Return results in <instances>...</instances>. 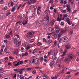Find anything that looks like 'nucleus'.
<instances>
[{"instance_id":"obj_24","label":"nucleus","mask_w":79,"mask_h":79,"mask_svg":"<svg viewBox=\"0 0 79 79\" xmlns=\"http://www.w3.org/2000/svg\"><path fill=\"white\" fill-rule=\"evenodd\" d=\"M19 65V61H18L17 64H15L14 65V66H18Z\"/></svg>"},{"instance_id":"obj_16","label":"nucleus","mask_w":79,"mask_h":79,"mask_svg":"<svg viewBox=\"0 0 79 79\" xmlns=\"http://www.w3.org/2000/svg\"><path fill=\"white\" fill-rule=\"evenodd\" d=\"M55 30L56 29H59V26L58 25H56L54 27Z\"/></svg>"},{"instance_id":"obj_14","label":"nucleus","mask_w":79,"mask_h":79,"mask_svg":"<svg viewBox=\"0 0 79 79\" xmlns=\"http://www.w3.org/2000/svg\"><path fill=\"white\" fill-rule=\"evenodd\" d=\"M52 42V39H50L49 40L48 42L47 43V45H49V44H50V43H51Z\"/></svg>"},{"instance_id":"obj_40","label":"nucleus","mask_w":79,"mask_h":79,"mask_svg":"<svg viewBox=\"0 0 79 79\" xmlns=\"http://www.w3.org/2000/svg\"><path fill=\"white\" fill-rule=\"evenodd\" d=\"M61 40L62 41V42H63V40H62V39H60V40H59V43L60 44H61Z\"/></svg>"},{"instance_id":"obj_13","label":"nucleus","mask_w":79,"mask_h":79,"mask_svg":"<svg viewBox=\"0 0 79 79\" xmlns=\"http://www.w3.org/2000/svg\"><path fill=\"white\" fill-rule=\"evenodd\" d=\"M28 19V18H27V19L26 20V21H25V23L22 22V24H23V26H24L25 24H27V21H28V20H27Z\"/></svg>"},{"instance_id":"obj_61","label":"nucleus","mask_w":79,"mask_h":79,"mask_svg":"<svg viewBox=\"0 0 79 79\" xmlns=\"http://www.w3.org/2000/svg\"><path fill=\"white\" fill-rule=\"evenodd\" d=\"M73 31H71L70 32V34H73Z\"/></svg>"},{"instance_id":"obj_25","label":"nucleus","mask_w":79,"mask_h":79,"mask_svg":"<svg viewBox=\"0 0 79 79\" xmlns=\"http://www.w3.org/2000/svg\"><path fill=\"white\" fill-rule=\"evenodd\" d=\"M14 54H16V55H18V50H16V51H14Z\"/></svg>"},{"instance_id":"obj_58","label":"nucleus","mask_w":79,"mask_h":79,"mask_svg":"<svg viewBox=\"0 0 79 79\" xmlns=\"http://www.w3.org/2000/svg\"><path fill=\"white\" fill-rule=\"evenodd\" d=\"M47 56L45 55L44 56V59H47Z\"/></svg>"},{"instance_id":"obj_37","label":"nucleus","mask_w":79,"mask_h":79,"mask_svg":"<svg viewBox=\"0 0 79 79\" xmlns=\"http://www.w3.org/2000/svg\"><path fill=\"white\" fill-rule=\"evenodd\" d=\"M10 5L12 6H13V5H14V3H13V2H10Z\"/></svg>"},{"instance_id":"obj_2","label":"nucleus","mask_w":79,"mask_h":79,"mask_svg":"<svg viewBox=\"0 0 79 79\" xmlns=\"http://www.w3.org/2000/svg\"><path fill=\"white\" fill-rule=\"evenodd\" d=\"M6 18L5 15L3 13L0 14V20H4Z\"/></svg>"},{"instance_id":"obj_39","label":"nucleus","mask_w":79,"mask_h":79,"mask_svg":"<svg viewBox=\"0 0 79 79\" xmlns=\"http://www.w3.org/2000/svg\"><path fill=\"white\" fill-rule=\"evenodd\" d=\"M52 59L53 60H56L57 59V57L56 56H54V57H53V56H52Z\"/></svg>"},{"instance_id":"obj_55","label":"nucleus","mask_w":79,"mask_h":79,"mask_svg":"<svg viewBox=\"0 0 79 79\" xmlns=\"http://www.w3.org/2000/svg\"><path fill=\"white\" fill-rule=\"evenodd\" d=\"M4 60H8V57H5L4 58Z\"/></svg>"},{"instance_id":"obj_7","label":"nucleus","mask_w":79,"mask_h":79,"mask_svg":"<svg viewBox=\"0 0 79 79\" xmlns=\"http://www.w3.org/2000/svg\"><path fill=\"white\" fill-rule=\"evenodd\" d=\"M42 13V12L41 10H37V14L38 15H41Z\"/></svg>"},{"instance_id":"obj_6","label":"nucleus","mask_w":79,"mask_h":79,"mask_svg":"<svg viewBox=\"0 0 79 79\" xmlns=\"http://www.w3.org/2000/svg\"><path fill=\"white\" fill-rule=\"evenodd\" d=\"M10 10H7V13L6 15V16H8L9 15H10L11 14V12H10Z\"/></svg>"},{"instance_id":"obj_50","label":"nucleus","mask_w":79,"mask_h":79,"mask_svg":"<svg viewBox=\"0 0 79 79\" xmlns=\"http://www.w3.org/2000/svg\"><path fill=\"white\" fill-rule=\"evenodd\" d=\"M40 59L41 60V61H43L44 60V58H43L42 57H41L40 58Z\"/></svg>"},{"instance_id":"obj_3","label":"nucleus","mask_w":79,"mask_h":79,"mask_svg":"<svg viewBox=\"0 0 79 79\" xmlns=\"http://www.w3.org/2000/svg\"><path fill=\"white\" fill-rule=\"evenodd\" d=\"M34 34H33L31 32H28L27 34V35H26V37H27V38H29V37H32V35H33Z\"/></svg>"},{"instance_id":"obj_63","label":"nucleus","mask_w":79,"mask_h":79,"mask_svg":"<svg viewBox=\"0 0 79 79\" xmlns=\"http://www.w3.org/2000/svg\"><path fill=\"white\" fill-rule=\"evenodd\" d=\"M50 10H53V7L52 6L50 7Z\"/></svg>"},{"instance_id":"obj_54","label":"nucleus","mask_w":79,"mask_h":79,"mask_svg":"<svg viewBox=\"0 0 79 79\" xmlns=\"http://www.w3.org/2000/svg\"><path fill=\"white\" fill-rule=\"evenodd\" d=\"M70 21V19H69V18H68L66 19V21L68 22V21Z\"/></svg>"},{"instance_id":"obj_45","label":"nucleus","mask_w":79,"mask_h":79,"mask_svg":"<svg viewBox=\"0 0 79 79\" xmlns=\"http://www.w3.org/2000/svg\"><path fill=\"white\" fill-rule=\"evenodd\" d=\"M56 44H57V43L56 42V41H54V47H55V46H56Z\"/></svg>"},{"instance_id":"obj_59","label":"nucleus","mask_w":79,"mask_h":79,"mask_svg":"<svg viewBox=\"0 0 79 79\" xmlns=\"http://www.w3.org/2000/svg\"><path fill=\"white\" fill-rule=\"evenodd\" d=\"M57 77H58V74H56L55 77V79H57Z\"/></svg>"},{"instance_id":"obj_43","label":"nucleus","mask_w":79,"mask_h":79,"mask_svg":"<svg viewBox=\"0 0 79 79\" xmlns=\"http://www.w3.org/2000/svg\"><path fill=\"white\" fill-rule=\"evenodd\" d=\"M4 71L2 69H0V73H4Z\"/></svg>"},{"instance_id":"obj_21","label":"nucleus","mask_w":79,"mask_h":79,"mask_svg":"<svg viewBox=\"0 0 79 79\" xmlns=\"http://www.w3.org/2000/svg\"><path fill=\"white\" fill-rule=\"evenodd\" d=\"M67 31H68V30H67V29L65 28L64 29H63V30H62L61 31V32L63 33L66 32H67Z\"/></svg>"},{"instance_id":"obj_1","label":"nucleus","mask_w":79,"mask_h":79,"mask_svg":"<svg viewBox=\"0 0 79 79\" xmlns=\"http://www.w3.org/2000/svg\"><path fill=\"white\" fill-rule=\"evenodd\" d=\"M50 20V17L48 16V15H47L46 17L44 18L42 20H40V22L42 23L43 21V23L44 25H47L49 23V21Z\"/></svg>"},{"instance_id":"obj_51","label":"nucleus","mask_w":79,"mask_h":79,"mask_svg":"<svg viewBox=\"0 0 79 79\" xmlns=\"http://www.w3.org/2000/svg\"><path fill=\"white\" fill-rule=\"evenodd\" d=\"M54 36L55 37H57V35H56V33H54Z\"/></svg>"},{"instance_id":"obj_12","label":"nucleus","mask_w":79,"mask_h":79,"mask_svg":"<svg viewBox=\"0 0 79 79\" xmlns=\"http://www.w3.org/2000/svg\"><path fill=\"white\" fill-rule=\"evenodd\" d=\"M69 61V58H66L64 60V62H68Z\"/></svg>"},{"instance_id":"obj_15","label":"nucleus","mask_w":79,"mask_h":79,"mask_svg":"<svg viewBox=\"0 0 79 79\" xmlns=\"http://www.w3.org/2000/svg\"><path fill=\"white\" fill-rule=\"evenodd\" d=\"M73 56L72 54H70L68 56L69 58H70L71 59H73Z\"/></svg>"},{"instance_id":"obj_22","label":"nucleus","mask_w":79,"mask_h":79,"mask_svg":"<svg viewBox=\"0 0 79 79\" xmlns=\"http://www.w3.org/2000/svg\"><path fill=\"white\" fill-rule=\"evenodd\" d=\"M65 27V29H67V31H68V30H69V26H66Z\"/></svg>"},{"instance_id":"obj_29","label":"nucleus","mask_w":79,"mask_h":79,"mask_svg":"<svg viewBox=\"0 0 79 79\" xmlns=\"http://www.w3.org/2000/svg\"><path fill=\"white\" fill-rule=\"evenodd\" d=\"M71 75H68L66 77V79H68L69 78V77H71Z\"/></svg>"},{"instance_id":"obj_38","label":"nucleus","mask_w":79,"mask_h":79,"mask_svg":"<svg viewBox=\"0 0 79 79\" xmlns=\"http://www.w3.org/2000/svg\"><path fill=\"white\" fill-rule=\"evenodd\" d=\"M24 55L25 56H27V55H28V53L27 52H25L24 54Z\"/></svg>"},{"instance_id":"obj_28","label":"nucleus","mask_w":79,"mask_h":79,"mask_svg":"<svg viewBox=\"0 0 79 79\" xmlns=\"http://www.w3.org/2000/svg\"><path fill=\"white\" fill-rule=\"evenodd\" d=\"M58 53V51H56L55 52H54V55H55V56H56V55H57V53Z\"/></svg>"},{"instance_id":"obj_5","label":"nucleus","mask_w":79,"mask_h":79,"mask_svg":"<svg viewBox=\"0 0 79 79\" xmlns=\"http://www.w3.org/2000/svg\"><path fill=\"white\" fill-rule=\"evenodd\" d=\"M15 44H16V46H18V47H19V46L21 45V43H20V42H19V40L17 41V42L15 43Z\"/></svg>"},{"instance_id":"obj_11","label":"nucleus","mask_w":79,"mask_h":79,"mask_svg":"<svg viewBox=\"0 0 79 79\" xmlns=\"http://www.w3.org/2000/svg\"><path fill=\"white\" fill-rule=\"evenodd\" d=\"M66 39H67V40H68L69 39L68 38H67V37L65 36L64 37H63L62 38V40H66Z\"/></svg>"},{"instance_id":"obj_8","label":"nucleus","mask_w":79,"mask_h":79,"mask_svg":"<svg viewBox=\"0 0 79 79\" xmlns=\"http://www.w3.org/2000/svg\"><path fill=\"white\" fill-rule=\"evenodd\" d=\"M4 46H5V45H2L1 46V52H3V48H4Z\"/></svg>"},{"instance_id":"obj_52","label":"nucleus","mask_w":79,"mask_h":79,"mask_svg":"<svg viewBox=\"0 0 79 79\" xmlns=\"http://www.w3.org/2000/svg\"><path fill=\"white\" fill-rule=\"evenodd\" d=\"M12 34H13V33L12 32V31H11L9 33V35H12Z\"/></svg>"},{"instance_id":"obj_49","label":"nucleus","mask_w":79,"mask_h":79,"mask_svg":"<svg viewBox=\"0 0 79 79\" xmlns=\"http://www.w3.org/2000/svg\"><path fill=\"white\" fill-rule=\"evenodd\" d=\"M4 43H7L8 42V40H5L4 41Z\"/></svg>"},{"instance_id":"obj_48","label":"nucleus","mask_w":79,"mask_h":79,"mask_svg":"<svg viewBox=\"0 0 79 79\" xmlns=\"http://www.w3.org/2000/svg\"><path fill=\"white\" fill-rule=\"evenodd\" d=\"M12 11L13 12L15 11V7H13L12 9Z\"/></svg>"},{"instance_id":"obj_44","label":"nucleus","mask_w":79,"mask_h":79,"mask_svg":"<svg viewBox=\"0 0 79 79\" xmlns=\"http://www.w3.org/2000/svg\"><path fill=\"white\" fill-rule=\"evenodd\" d=\"M22 6V5L21 4L18 7V8L17 9V10H18L19 9V8H20V7H21V6Z\"/></svg>"},{"instance_id":"obj_47","label":"nucleus","mask_w":79,"mask_h":79,"mask_svg":"<svg viewBox=\"0 0 79 79\" xmlns=\"http://www.w3.org/2000/svg\"><path fill=\"white\" fill-rule=\"evenodd\" d=\"M60 52L61 53L63 52V49H62V48H60Z\"/></svg>"},{"instance_id":"obj_32","label":"nucleus","mask_w":79,"mask_h":79,"mask_svg":"<svg viewBox=\"0 0 79 79\" xmlns=\"http://www.w3.org/2000/svg\"><path fill=\"white\" fill-rule=\"evenodd\" d=\"M18 23H19V24L20 25H21L22 24H21V22L20 21H18L16 23V25L18 24Z\"/></svg>"},{"instance_id":"obj_62","label":"nucleus","mask_w":79,"mask_h":79,"mask_svg":"<svg viewBox=\"0 0 79 79\" xmlns=\"http://www.w3.org/2000/svg\"><path fill=\"white\" fill-rule=\"evenodd\" d=\"M48 55H50V54H51V53H52V51H50V52H48Z\"/></svg>"},{"instance_id":"obj_57","label":"nucleus","mask_w":79,"mask_h":79,"mask_svg":"<svg viewBox=\"0 0 79 79\" xmlns=\"http://www.w3.org/2000/svg\"><path fill=\"white\" fill-rule=\"evenodd\" d=\"M32 63L33 64H34V63H35V59L33 60L32 61Z\"/></svg>"},{"instance_id":"obj_42","label":"nucleus","mask_w":79,"mask_h":79,"mask_svg":"<svg viewBox=\"0 0 79 79\" xmlns=\"http://www.w3.org/2000/svg\"><path fill=\"white\" fill-rule=\"evenodd\" d=\"M19 74H23V71H22V70H20V71H19Z\"/></svg>"},{"instance_id":"obj_31","label":"nucleus","mask_w":79,"mask_h":79,"mask_svg":"<svg viewBox=\"0 0 79 79\" xmlns=\"http://www.w3.org/2000/svg\"><path fill=\"white\" fill-rule=\"evenodd\" d=\"M14 71H17V72H19V69H14Z\"/></svg>"},{"instance_id":"obj_41","label":"nucleus","mask_w":79,"mask_h":79,"mask_svg":"<svg viewBox=\"0 0 79 79\" xmlns=\"http://www.w3.org/2000/svg\"><path fill=\"white\" fill-rule=\"evenodd\" d=\"M0 3L1 4L3 3V0H0Z\"/></svg>"},{"instance_id":"obj_20","label":"nucleus","mask_w":79,"mask_h":79,"mask_svg":"<svg viewBox=\"0 0 79 79\" xmlns=\"http://www.w3.org/2000/svg\"><path fill=\"white\" fill-rule=\"evenodd\" d=\"M61 19H62V18L61 17H60H60H58V18H57V21H61Z\"/></svg>"},{"instance_id":"obj_18","label":"nucleus","mask_w":79,"mask_h":79,"mask_svg":"<svg viewBox=\"0 0 79 79\" xmlns=\"http://www.w3.org/2000/svg\"><path fill=\"white\" fill-rule=\"evenodd\" d=\"M54 64H55V61L54 60H53L50 62V65L52 66H53Z\"/></svg>"},{"instance_id":"obj_34","label":"nucleus","mask_w":79,"mask_h":79,"mask_svg":"<svg viewBox=\"0 0 79 79\" xmlns=\"http://www.w3.org/2000/svg\"><path fill=\"white\" fill-rule=\"evenodd\" d=\"M32 73L33 74H36V70H33V71L32 72Z\"/></svg>"},{"instance_id":"obj_10","label":"nucleus","mask_w":79,"mask_h":79,"mask_svg":"<svg viewBox=\"0 0 79 79\" xmlns=\"http://www.w3.org/2000/svg\"><path fill=\"white\" fill-rule=\"evenodd\" d=\"M65 47L67 49H69V48H71V46L69 45H67L65 46Z\"/></svg>"},{"instance_id":"obj_27","label":"nucleus","mask_w":79,"mask_h":79,"mask_svg":"<svg viewBox=\"0 0 79 79\" xmlns=\"http://www.w3.org/2000/svg\"><path fill=\"white\" fill-rule=\"evenodd\" d=\"M6 38H7V39H8V38H10V35H7V34H6Z\"/></svg>"},{"instance_id":"obj_53","label":"nucleus","mask_w":79,"mask_h":79,"mask_svg":"<svg viewBox=\"0 0 79 79\" xmlns=\"http://www.w3.org/2000/svg\"><path fill=\"white\" fill-rule=\"evenodd\" d=\"M64 18H66V17H68V15L66 14L64 15Z\"/></svg>"},{"instance_id":"obj_56","label":"nucleus","mask_w":79,"mask_h":79,"mask_svg":"<svg viewBox=\"0 0 79 79\" xmlns=\"http://www.w3.org/2000/svg\"><path fill=\"white\" fill-rule=\"evenodd\" d=\"M4 9L5 10H7V9H8V7L6 6H5V8H4Z\"/></svg>"},{"instance_id":"obj_17","label":"nucleus","mask_w":79,"mask_h":79,"mask_svg":"<svg viewBox=\"0 0 79 79\" xmlns=\"http://www.w3.org/2000/svg\"><path fill=\"white\" fill-rule=\"evenodd\" d=\"M43 42H45V44H47V41L45 38H44L43 39Z\"/></svg>"},{"instance_id":"obj_26","label":"nucleus","mask_w":79,"mask_h":79,"mask_svg":"<svg viewBox=\"0 0 79 79\" xmlns=\"http://www.w3.org/2000/svg\"><path fill=\"white\" fill-rule=\"evenodd\" d=\"M30 2H31V3H35L37 0H30Z\"/></svg>"},{"instance_id":"obj_9","label":"nucleus","mask_w":79,"mask_h":79,"mask_svg":"<svg viewBox=\"0 0 79 79\" xmlns=\"http://www.w3.org/2000/svg\"><path fill=\"white\" fill-rule=\"evenodd\" d=\"M64 69H63L61 71H60L59 73V74H63Z\"/></svg>"},{"instance_id":"obj_35","label":"nucleus","mask_w":79,"mask_h":79,"mask_svg":"<svg viewBox=\"0 0 79 79\" xmlns=\"http://www.w3.org/2000/svg\"><path fill=\"white\" fill-rule=\"evenodd\" d=\"M61 12H62V13H66V10H64L63 11L62 10L61 11Z\"/></svg>"},{"instance_id":"obj_19","label":"nucleus","mask_w":79,"mask_h":79,"mask_svg":"<svg viewBox=\"0 0 79 79\" xmlns=\"http://www.w3.org/2000/svg\"><path fill=\"white\" fill-rule=\"evenodd\" d=\"M20 79H24V77L23 76V75H21L20 77Z\"/></svg>"},{"instance_id":"obj_36","label":"nucleus","mask_w":79,"mask_h":79,"mask_svg":"<svg viewBox=\"0 0 79 79\" xmlns=\"http://www.w3.org/2000/svg\"><path fill=\"white\" fill-rule=\"evenodd\" d=\"M36 48L32 52V53H33V54H34V53H35V52H36Z\"/></svg>"},{"instance_id":"obj_4","label":"nucleus","mask_w":79,"mask_h":79,"mask_svg":"<svg viewBox=\"0 0 79 79\" xmlns=\"http://www.w3.org/2000/svg\"><path fill=\"white\" fill-rule=\"evenodd\" d=\"M23 47H26V49L27 50H28L29 49L31 48V47L30 46H27V45H26V44H24L23 45Z\"/></svg>"},{"instance_id":"obj_64","label":"nucleus","mask_w":79,"mask_h":79,"mask_svg":"<svg viewBox=\"0 0 79 79\" xmlns=\"http://www.w3.org/2000/svg\"><path fill=\"white\" fill-rule=\"evenodd\" d=\"M67 7L68 8H70V6H69V5L68 4L67 6Z\"/></svg>"},{"instance_id":"obj_30","label":"nucleus","mask_w":79,"mask_h":79,"mask_svg":"<svg viewBox=\"0 0 79 79\" xmlns=\"http://www.w3.org/2000/svg\"><path fill=\"white\" fill-rule=\"evenodd\" d=\"M21 52H24V48H23V47H22L21 48Z\"/></svg>"},{"instance_id":"obj_33","label":"nucleus","mask_w":79,"mask_h":79,"mask_svg":"<svg viewBox=\"0 0 79 79\" xmlns=\"http://www.w3.org/2000/svg\"><path fill=\"white\" fill-rule=\"evenodd\" d=\"M17 40H18V38H15V44L18 42Z\"/></svg>"},{"instance_id":"obj_46","label":"nucleus","mask_w":79,"mask_h":79,"mask_svg":"<svg viewBox=\"0 0 79 79\" xmlns=\"http://www.w3.org/2000/svg\"><path fill=\"white\" fill-rule=\"evenodd\" d=\"M23 61L22 60L20 62L19 64H23Z\"/></svg>"},{"instance_id":"obj_23","label":"nucleus","mask_w":79,"mask_h":79,"mask_svg":"<svg viewBox=\"0 0 79 79\" xmlns=\"http://www.w3.org/2000/svg\"><path fill=\"white\" fill-rule=\"evenodd\" d=\"M37 44V45H38V46H40L42 45V43L40 42H38V43Z\"/></svg>"},{"instance_id":"obj_60","label":"nucleus","mask_w":79,"mask_h":79,"mask_svg":"<svg viewBox=\"0 0 79 79\" xmlns=\"http://www.w3.org/2000/svg\"><path fill=\"white\" fill-rule=\"evenodd\" d=\"M60 25L61 26H63L64 25V23L63 22H61V23H60Z\"/></svg>"}]
</instances>
